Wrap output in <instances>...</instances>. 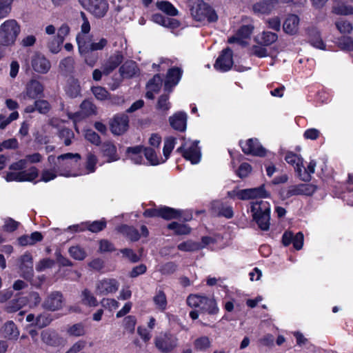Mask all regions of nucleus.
Returning a JSON list of instances; mask_svg holds the SVG:
<instances>
[{"instance_id": "nucleus-1", "label": "nucleus", "mask_w": 353, "mask_h": 353, "mask_svg": "<svg viewBox=\"0 0 353 353\" xmlns=\"http://www.w3.org/2000/svg\"><path fill=\"white\" fill-rule=\"evenodd\" d=\"M248 212L262 231H268L270 226V204L263 200H252L249 203Z\"/></svg>"}, {"instance_id": "nucleus-2", "label": "nucleus", "mask_w": 353, "mask_h": 353, "mask_svg": "<svg viewBox=\"0 0 353 353\" xmlns=\"http://www.w3.org/2000/svg\"><path fill=\"white\" fill-rule=\"evenodd\" d=\"M26 161L23 159L12 163L9 166L10 172L6 173L5 179L7 181H32L39 175L38 169L32 166L28 170H24L26 168Z\"/></svg>"}, {"instance_id": "nucleus-3", "label": "nucleus", "mask_w": 353, "mask_h": 353, "mask_svg": "<svg viewBox=\"0 0 353 353\" xmlns=\"http://www.w3.org/2000/svg\"><path fill=\"white\" fill-rule=\"evenodd\" d=\"M20 32V26L14 19H8L0 26V46L13 44Z\"/></svg>"}, {"instance_id": "nucleus-4", "label": "nucleus", "mask_w": 353, "mask_h": 353, "mask_svg": "<svg viewBox=\"0 0 353 353\" xmlns=\"http://www.w3.org/2000/svg\"><path fill=\"white\" fill-rule=\"evenodd\" d=\"M190 13L192 17L197 21H203L205 19H208L210 22H214L218 19L215 11L204 2L192 6L190 9Z\"/></svg>"}, {"instance_id": "nucleus-5", "label": "nucleus", "mask_w": 353, "mask_h": 353, "mask_svg": "<svg viewBox=\"0 0 353 353\" xmlns=\"http://www.w3.org/2000/svg\"><path fill=\"white\" fill-rule=\"evenodd\" d=\"M81 6L96 18L103 17L108 10L106 0H79Z\"/></svg>"}, {"instance_id": "nucleus-6", "label": "nucleus", "mask_w": 353, "mask_h": 353, "mask_svg": "<svg viewBox=\"0 0 353 353\" xmlns=\"http://www.w3.org/2000/svg\"><path fill=\"white\" fill-rule=\"evenodd\" d=\"M17 265L20 270V275L27 281L33 278V259L30 253L26 252L17 259Z\"/></svg>"}, {"instance_id": "nucleus-7", "label": "nucleus", "mask_w": 353, "mask_h": 353, "mask_svg": "<svg viewBox=\"0 0 353 353\" xmlns=\"http://www.w3.org/2000/svg\"><path fill=\"white\" fill-rule=\"evenodd\" d=\"M155 345L162 352H170L177 346V339L170 333H161L156 337Z\"/></svg>"}, {"instance_id": "nucleus-8", "label": "nucleus", "mask_w": 353, "mask_h": 353, "mask_svg": "<svg viewBox=\"0 0 353 353\" xmlns=\"http://www.w3.org/2000/svg\"><path fill=\"white\" fill-rule=\"evenodd\" d=\"M316 190V186L312 183H299L292 185L283 192L285 197L290 198L293 196L305 195L311 196Z\"/></svg>"}, {"instance_id": "nucleus-9", "label": "nucleus", "mask_w": 353, "mask_h": 353, "mask_svg": "<svg viewBox=\"0 0 353 353\" xmlns=\"http://www.w3.org/2000/svg\"><path fill=\"white\" fill-rule=\"evenodd\" d=\"M119 283L114 279H105L96 283L95 293L97 295L105 296L115 293L119 289Z\"/></svg>"}, {"instance_id": "nucleus-10", "label": "nucleus", "mask_w": 353, "mask_h": 353, "mask_svg": "<svg viewBox=\"0 0 353 353\" xmlns=\"http://www.w3.org/2000/svg\"><path fill=\"white\" fill-rule=\"evenodd\" d=\"M63 300V296L61 292L59 291H54L47 296L42 303V306L48 310L56 311L62 308Z\"/></svg>"}, {"instance_id": "nucleus-11", "label": "nucleus", "mask_w": 353, "mask_h": 353, "mask_svg": "<svg viewBox=\"0 0 353 353\" xmlns=\"http://www.w3.org/2000/svg\"><path fill=\"white\" fill-rule=\"evenodd\" d=\"M129 117L127 114L116 115L110 123V130L115 135L123 134L128 128Z\"/></svg>"}, {"instance_id": "nucleus-12", "label": "nucleus", "mask_w": 353, "mask_h": 353, "mask_svg": "<svg viewBox=\"0 0 353 353\" xmlns=\"http://www.w3.org/2000/svg\"><path fill=\"white\" fill-rule=\"evenodd\" d=\"M232 57V50L231 48H226L224 49L215 62V68L222 71L230 70L233 64Z\"/></svg>"}, {"instance_id": "nucleus-13", "label": "nucleus", "mask_w": 353, "mask_h": 353, "mask_svg": "<svg viewBox=\"0 0 353 353\" xmlns=\"http://www.w3.org/2000/svg\"><path fill=\"white\" fill-rule=\"evenodd\" d=\"M123 61V55L121 52L117 51L112 54L102 65L103 74L108 75L113 72Z\"/></svg>"}, {"instance_id": "nucleus-14", "label": "nucleus", "mask_w": 353, "mask_h": 353, "mask_svg": "<svg viewBox=\"0 0 353 353\" xmlns=\"http://www.w3.org/2000/svg\"><path fill=\"white\" fill-rule=\"evenodd\" d=\"M183 157L192 162V163H197L200 160V151L198 147V141H194L188 148H184V145L177 149Z\"/></svg>"}, {"instance_id": "nucleus-15", "label": "nucleus", "mask_w": 353, "mask_h": 353, "mask_svg": "<svg viewBox=\"0 0 353 353\" xmlns=\"http://www.w3.org/2000/svg\"><path fill=\"white\" fill-rule=\"evenodd\" d=\"M32 68L41 74L47 73L50 69V62L41 54H36L31 61Z\"/></svg>"}, {"instance_id": "nucleus-16", "label": "nucleus", "mask_w": 353, "mask_h": 353, "mask_svg": "<svg viewBox=\"0 0 353 353\" xmlns=\"http://www.w3.org/2000/svg\"><path fill=\"white\" fill-rule=\"evenodd\" d=\"M244 153L262 157L266 155L267 150L261 145L257 139L252 138L247 141L246 149H244Z\"/></svg>"}, {"instance_id": "nucleus-17", "label": "nucleus", "mask_w": 353, "mask_h": 353, "mask_svg": "<svg viewBox=\"0 0 353 353\" xmlns=\"http://www.w3.org/2000/svg\"><path fill=\"white\" fill-rule=\"evenodd\" d=\"M279 3L278 0H263L252 6V10L256 14H270Z\"/></svg>"}, {"instance_id": "nucleus-18", "label": "nucleus", "mask_w": 353, "mask_h": 353, "mask_svg": "<svg viewBox=\"0 0 353 353\" xmlns=\"http://www.w3.org/2000/svg\"><path fill=\"white\" fill-rule=\"evenodd\" d=\"M0 332L3 337L10 340L17 339L19 335L17 326L12 321L5 323L1 327Z\"/></svg>"}, {"instance_id": "nucleus-19", "label": "nucleus", "mask_w": 353, "mask_h": 353, "mask_svg": "<svg viewBox=\"0 0 353 353\" xmlns=\"http://www.w3.org/2000/svg\"><path fill=\"white\" fill-rule=\"evenodd\" d=\"M181 76V70L179 68H173L168 70L165 81V90L170 92L172 88L176 85Z\"/></svg>"}, {"instance_id": "nucleus-20", "label": "nucleus", "mask_w": 353, "mask_h": 353, "mask_svg": "<svg viewBox=\"0 0 353 353\" xmlns=\"http://www.w3.org/2000/svg\"><path fill=\"white\" fill-rule=\"evenodd\" d=\"M300 19L296 14L289 15L285 20L283 28L285 32L289 34H295L298 32Z\"/></svg>"}, {"instance_id": "nucleus-21", "label": "nucleus", "mask_w": 353, "mask_h": 353, "mask_svg": "<svg viewBox=\"0 0 353 353\" xmlns=\"http://www.w3.org/2000/svg\"><path fill=\"white\" fill-rule=\"evenodd\" d=\"M212 213L218 216H225L230 219L233 216V211L231 207L224 206L222 203L219 201H214L212 203Z\"/></svg>"}, {"instance_id": "nucleus-22", "label": "nucleus", "mask_w": 353, "mask_h": 353, "mask_svg": "<svg viewBox=\"0 0 353 353\" xmlns=\"http://www.w3.org/2000/svg\"><path fill=\"white\" fill-rule=\"evenodd\" d=\"M269 193L266 192L264 185L258 188L244 189V199L262 200L263 198H268Z\"/></svg>"}, {"instance_id": "nucleus-23", "label": "nucleus", "mask_w": 353, "mask_h": 353, "mask_svg": "<svg viewBox=\"0 0 353 353\" xmlns=\"http://www.w3.org/2000/svg\"><path fill=\"white\" fill-rule=\"evenodd\" d=\"M201 313L207 312L209 314H215L218 312V307L214 299L203 296L199 305Z\"/></svg>"}, {"instance_id": "nucleus-24", "label": "nucleus", "mask_w": 353, "mask_h": 353, "mask_svg": "<svg viewBox=\"0 0 353 353\" xmlns=\"http://www.w3.org/2000/svg\"><path fill=\"white\" fill-rule=\"evenodd\" d=\"M186 114L183 112H178L170 117L171 126L179 131H184L186 128Z\"/></svg>"}, {"instance_id": "nucleus-25", "label": "nucleus", "mask_w": 353, "mask_h": 353, "mask_svg": "<svg viewBox=\"0 0 353 353\" xmlns=\"http://www.w3.org/2000/svg\"><path fill=\"white\" fill-rule=\"evenodd\" d=\"M101 151L105 157H108V162L117 161L119 157L117 154V148L111 142H105L101 145Z\"/></svg>"}, {"instance_id": "nucleus-26", "label": "nucleus", "mask_w": 353, "mask_h": 353, "mask_svg": "<svg viewBox=\"0 0 353 353\" xmlns=\"http://www.w3.org/2000/svg\"><path fill=\"white\" fill-rule=\"evenodd\" d=\"M278 39L276 33L270 31H263L255 37L256 41L263 46H268L274 43Z\"/></svg>"}, {"instance_id": "nucleus-27", "label": "nucleus", "mask_w": 353, "mask_h": 353, "mask_svg": "<svg viewBox=\"0 0 353 353\" xmlns=\"http://www.w3.org/2000/svg\"><path fill=\"white\" fill-rule=\"evenodd\" d=\"M119 72L123 78H132L137 72L136 63L132 61H126L120 67Z\"/></svg>"}, {"instance_id": "nucleus-28", "label": "nucleus", "mask_w": 353, "mask_h": 353, "mask_svg": "<svg viewBox=\"0 0 353 353\" xmlns=\"http://www.w3.org/2000/svg\"><path fill=\"white\" fill-rule=\"evenodd\" d=\"M59 70L62 75L68 76L74 70V60L71 57L62 59L59 65Z\"/></svg>"}, {"instance_id": "nucleus-29", "label": "nucleus", "mask_w": 353, "mask_h": 353, "mask_svg": "<svg viewBox=\"0 0 353 353\" xmlns=\"http://www.w3.org/2000/svg\"><path fill=\"white\" fill-rule=\"evenodd\" d=\"M308 36L309 42L312 46L321 50L325 49V45L320 36L319 32L316 29L312 28L309 30Z\"/></svg>"}, {"instance_id": "nucleus-30", "label": "nucleus", "mask_w": 353, "mask_h": 353, "mask_svg": "<svg viewBox=\"0 0 353 353\" xmlns=\"http://www.w3.org/2000/svg\"><path fill=\"white\" fill-rule=\"evenodd\" d=\"M27 95L29 98L34 99L43 90V85L37 80H32L27 85Z\"/></svg>"}, {"instance_id": "nucleus-31", "label": "nucleus", "mask_w": 353, "mask_h": 353, "mask_svg": "<svg viewBox=\"0 0 353 353\" xmlns=\"http://www.w3.org/2000/svg\"><path fill=\"white\" fill-rule=\"evenodd\" d=\"M285 160L288 163L292 165L294 168L295 171L297 173L301 171V168L303 167V159L299 155L293 153L292 152H288L285 156Z\"/></svg>"}, {"instance_id": "nucleus-32", "label": "nucleus", "mask_w": 353, "mask_h": 353, "mask_svg": "<svg viewBox=\"0 0 353 353\" xmlns=\"http://www.w3.org/2000/svg\"><path fill=\"white\" fill-rule=\"evenodd\" d=\"M117 230L126 236L132 241H137L139 239L140 235L137 229L133 227L128 226L127 225H123L117 228Z\"/></svg>"}, {"instance_id": "nucleus-33", "label": "nucleus", "mask_w": 353, "mask_h": 353, "mask_svg": "<svg viewBox=\"0 0 353 353\" xmlns=\"http://www.w3.org/2000/svg\"><path fill=\"white\" fill-rule=\"evenodd\" d=\"M156 6L158 9L165 12L170 16H176L178 14V10L169 1H157Z\"/></svg>"}, {"instance_id": "nucleus-34", "label": "nucleus", "mask_w": 353, "mask_h": 353, "mask_svg": "<svg viewBox=\"0 0 353 353\" xmlns=\"http://www.w3.org/2000/svg\"><path fill=\"white\" fill-rule=\"evenodd\" d=\"M316 163L314 160H311L307 165V168L298 172L300 179L303 181H309L311 179V175L314 173Z\"/></svg>"}, {"instance_id": "nucleus-35", "label": "nucleus", "mask_w": 353, "mask_h": 353, "mask_svg": "<svg viewBox=\"0 0 353 353\" xmlns=\"http://www.w3.org/2000/svg\"><path fill=\"white\" fill-rule=\"evenodd\" d=\"M203 245H202L200 243L194 242L192 241H187L183 243H181L178 245L177 248L183 252H194L202 249Z\"/></svg>"}, {"instance_id": "nucleus-36", "label": "nucleus", "mask_w": 353, "mask_h": 353, "mask_svg": "<svg viewBox=\"0 0 353 353\" xmlns=\"http://www.w3.org/2000/svg\"><path fill=\"white\" fill-rule=\"evenodd\" d=\"M334 14L340 15H349L353 14V6L347 5L343 2H339L332 8Z\"/></svg>"}, {"instance_id": "nucleus-37", "label": "nucleus", "mask_w": 353, "mask_h": 353, "mask_svg": "<svg viewBox=\"0 0 353 353\" xmlns=\"http://www.w3.org/2000/svg\"><path fill=\"white\" fill-rule=\"evenodd\" d=\"M81 301L84 305L90 307H96L98 305L97 299L88 289H84L82 291Z\"/></svg>"}, {"instance_id": "nucleus-38", "label": "nucleus", "mask_w": 353, "mask_h": 353, "mask_svg": "<svg viewBox=\"0 0 353 353\" xmlns=\"http://www.w3.org/2000/svg\"><path fill=\"white\" fill-rule=\"evenodd\" d=\"M77 41L78 43L79 51L81 54H87L90 52L89 45L91 41L85 36L78 34L77 37Z\"/></svg>"}, {"instance_id": "nucleus-39", "label": "nucleus", "mask_w": 353, "mask_h": 353, "mask_svg": "<svg viewBox=\"0 0 353 353\" xmlns=\"http://www.w3.org/2000/svg\"><path fill=\"white\" fill-rule=\"evenodd\" d=\"M180 211L169 207H164L160 208V217L165 219H177L181 216Z\"/></svg>"}, {"instance_id": "nucleus-40", "label": "nucleus", "mask_w": 353, "mask_h": 353, "mask_svg": "<svg viewBox=\"0 0 353 353\" xmlns=\"http://www.w3.org/2000/svg\"><path fill=\"white\" fill-rule=\"evenodd\" d=\"M67 332L70 336L77 337L84 336L86 332L84 325L81 323H79L69 327L67 330Z\"/></svg>"}, {"instance_id": "nucleus-41", "label": "nucleus", "mask_w": 353, "mask_h": 353, "mask_svg": "<svg viewBox=\"0 0 353 353\" xmlns=\"http://www.w3.org/2000/svg\"><path fill=\"white\" fill-rule=\"evenodd\" d=\"M336 43L343 50L353 51V39L350 37H342L338 39Z\"/></svg>"}, {"instance_id": "nucleus-42", "label": "nucleus", "mask_w": 353, "mask_h": 353, "mask_svg": "<svg viewBox=\"0 0 353 353\" xmlns=\"http://www.w3.org/2000/svg\"><path fill=\"white\" fill-rule=\"evenodd\" d=\"M82 113L88 117L96 113V106L88 100L83 101L80 105Z\"/></svg>"}, {"instance_id": "nucleus-43", "label": "nucleus", "mask_w": 353, "mask_h": 353, "mask_svg": "<svg viewBox=\"0 0 353 353\" xmlns=\"http://www.w3.org/2000/svg\"><path fill=\"white\" fill-rule=\"evenodd\" d=\"M162 85V79L159 74H155L147 83V88L158 92Z\"/></svg>"}, {"instance_id": "nucleus-44", "label": "nucleus", "mask_w": 353, "mask_h": 353, "mask_svg": "<svg viewBox=\"0 0 353 353\" xmlns=\"http://www.w3.org/2000/svg\"><path fill=\"white\" fill-rule=\"evenodd\" d=\"M69 253L73 259L79 261H82L86 257L85 250L79 246L70 247Z\"/></svg>"}, {"instance_id": "nucleus-45", "label": "nucleus", "mask_w": 353, "mask_h": 353, "mask_svg": "<svg viewBox=\"0 0 353 353\" xmlns=\"http://www.w3.org/2000/svg\"><path fill=\"white\" fill-rule=\"evenodd\" d=\"M80 91V85L76 80H72L66 88V93L71 98L77 97Z\"/></svg>"}, {"instance_id": "nucleus-46", "label": "nucleus", "mask_w": 353, "mask_h": 353, "mask_svg": "<svg viewBox=\"0 0 353 353\" xmlns=\"http://www.w3.org/2000/svg\"><path fill=\"white\" fill-rule=\"evenodd\" d=\"M143 152L146 159L150 163L151 165H157L160 163V161L157 158L154 149L151 148H144Z\"/></svg>"}, {"instance_id": "nucleus-47", "label": "nucleus", "mask_w": 353, "mask_h": 353, "mask_svg": "<svg viewBox=\"0 0 353 353\" xmlns=\"http://www.w3.org/2000/svg\"><path fill=\"white\" fill-rule=\"evenodd\" d=\"M52 321V319L50 317V315L48 314H41L38 315L35 319V325L41 329L44 327L48 325Z\"/></svg>"}, {"instance_id": "nucleus-48", "label": "nucleus", "mask_w": 353, "mask_h": 353, "mask_svg": "<svg viewBox=\"0 0 353 353\" xmlns=\"http://www.w3.org/2000/svg\"><path fill=\"white\" fill-rule=\"evenodd\" d=\"M210 341L207 336H201L194 341V347L196 350L203 351L210 347Z\"/></svg>"}, {"instance_id": "nucleus-49", "label": "nucleus", "mask_w": 353, "mask_h": 353, "mask_svg": "<svg viewBox=\"0 0 353 353\" xmlns=\"http://www.w3.org/2000/svg\"><path fill=\"white\" fill-rule=\"evenodd\" d=\"M12 0H0V19L6 17L11 11Z\"/></svg>"}, {"instance_id": "nucleus-50", "label": "nucleus", "mask_w": 353, "mask_h": 353, "mask_svg": "<svg viewBox=\"0 0 353 353\" xmlns=\"http://www.w3.org/2000/svg\"><path fill=\"white\" fill-rule=\"evenodd\" d=\"M92 92L94 97L98 100H105L108 99L109 96L108 91L103 87L101 86H94L92 88Z\"/></svg>"}, {"instance_id": "nucleus-51", "label": "nucleus", "mask_w": 353, "mask_h": 353, "mask_svg": "<svg viewBox=\"0 0 353 353\" xmlns=\"http://www.w3.org/2000/svg\"><path fill=\"white\" fill-rule=\"evenodd\" d=\"M63 43V40L55 36L50 41L48 42V47L51 52L56 54L60 51L61 46Z\"/></svg>"}, {"instance_id": "nucleus-52", "label": "nucleus", "mask_w": 353, "mask_h": 353, "mask_svg": "<svg viewBox=\"0 0 353 353\" xmlns=\"http://www.w3.org/2000/svg\"><path fill=\"white\" fill-rule=\"evenodd\" d=\"M42 341L48 345H54L57 342V336L55 333L45 330L41 333Z\"/></svg>"}, {"instance_id": "nucleus-53", "label": "nucleus", "mask_w": 353, "mask_h": 353, "mask_svg": "<svg viewBox=\"0 0 353 353\" xmlns=\"http://www.w3.org/2000/svg\"><path fill=\"white\" fill-rule=\"evenodd\" d=\"M21 306L22 301L21 299H13L6 305L5 311L8 313L16 312L20 310Z\"/></svg>"}, {"instance_id": "nucleus-54", "label": "nucleus", "mask_w": 353, "mask_h": 353, "mask_svg": "<svg viewBox=\"0 0 353 353\" xmlns=\"http://www.w3.org/2000/svg\"><path fill=\"white\" fill-rule=\"evenodd\" d=\"M174 139L172 137H169L165 140L163 147V154L165 159L163 161V162L168 159L172 150L174 148Z\"/></svg>"}, {"instance_id": "nucleus-55", "label": "nucleus", "mask_w": 353, "mask_h": 353, "mask_svg": "<svg viewBox=\"0 0 353 353\" xmlns=\"http://www.w3.org/2000/svg\"><path fill=\"white\" fill-rule=\"evenodd\" d=\"M85 138L96 145H99L101 143V138L99 135L92 130H87L85 134Z\"/></svg>"}, {"instance_id": "nucleus-56", "label": "nucleus", "mask_w": 353, "mask_h": 353, "mask_svg": "<svg viewBox=\"0 0 353 353\" xmlns=\"http://www.w3.org/2000/svg\"><path fill=\"white\" fill-rule=\"evenodd\" d=\"M154 301L160 309L164 310L167 305L165 293L163 291H159L157 295L154 297Z\"/></svg>"}, {"instance_id": "nucleus-57", "label": "nucleus", "mask_w": 353, "mask_h": 353, "mask_svg": "<svg viewBox=\"0 0 353 353\" xmlns=\"http://www.w3.org/2000/svg\"><path fill=\"white\" fill-rule=\"evenodd\" d=\"M123 255L128 258L132 263H137L140 261V257L130 248H124L120 250Z\"/></svg>"}, {"instance_id": "nucleus-58", "label": "nucleus", "mask_w": 353, "mask_h": 353, "mask_svg": "<svg viewBox=\"0 0 353 353\" xmlns=\"http://www.w3.org/2000/svg\"><path fill=\"white\" fill-rule=\"evenodd\" d=\"M152 20L156 23H158L164 27H170L171 25L170 19H165L161 14L157 13L152 16Z\"/></svg>"}, {"instance_id": "nucleus-59", "label": "nucleus", "mask_w": 353, "mask_h": 353, "mask_svg": "<svg viewBox=\"0 0 353 353\" xmlns=\"http://www.w3.org/2000/svg\"><path fill=\"white\" fill-rule=\"evenodd\" d=\"M336 26L341 33H350L352 30V24L347 21H339Z\"/></svg>"}, {"instance_id": "nucleus-60", "label": "nucleus", "mask_w": 353, "mask_h": 353, "mask_svg": "<svg viewBox=\"0 0 353 353\" xmlns=\"http://www.w3.org/2000/svg\"><path fill=\"white\" fill-rule=\"evenodd\" d=\"M268 27L275 31H279L281 29V20L278 17H274L265 20Z\"/></svg>"}, {"instance_id": "nucleus-61", "label": "nucleus", "mask_w": 353, "mask_h": 353, "mask_svg": "<svg viewBox=\"0 0 353 353\" xmlns=\"http://www.w3.org/2000/svg\"><path fill=\"white\" fill-rule=\"evenodd\" d=\"M177 269V265L174 262H168L163 265L160 268V272L163 274H171Z\"/></svg>"}, {"instance_id": "nucleus-62", "label": "nucleus", "mask_w": 353, "mask_h": 353, "mask_svg": "<svg viewBox=\"0 0 353 353\" xmlns=\"http://www.w3.org/2000/svg\"><path fill=\"white\" fill-rule=\"evenodd\" d=\"M54 265V261L50 259L46 258L41 260L36 266V270L39 272L45 269L50 268Z\"/></svg>"}, {"instance_id": "nucleus-63", "label": "nucleus", "mask_w": 353, "mask_h": 353, "mask_svg": "<svg viewBox=\"0 0 353 353\" xmlns=\"http://www.w3.org/2000/svg\"><path fill=\"white\" fill-rule=\"evenodd\" d=\"M97 163V157L91 153H89L87 156L86 160V169L89 172H93L95 170V165Z\"/></svg>"}, {"instance_id": "nucleus-64", "label": "nucleus", "mask_w": 353, "mask_h": 353, "mask_svg": "<svg viewBox=\"0 0 353 353\" xmlns=\"http://www.w3.org/2000/svg\"><path fill=\"white\" fill-rule=\"evenodd\" d=\"M35 108L39 112L46 114L49 111L50 106L47 101L39 100L35 101Z\"/></svg>"}]
</instances>
